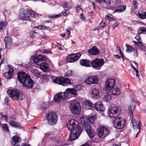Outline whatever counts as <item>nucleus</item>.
I'll list each match as a JSON object with an SVG mask.
<instances>
[{
    "label": "nucleus",
    "mask_w": 146,
    "mask_h": 146,
    "mask_svg": "<svg viewBox=\"0 0 146 146\" xmlns=\"http://www.w3.org/2000/svg\"><path fill=\"white\" fill-rule=\"evenodd\" d=\"M46 103H43L42 104L40 108L41 110H46Z\"/></svg>",
    "instance_id": "nucleus-49"
},
{
    "label": "nucleus",
    "mask_w": 146,
    "mask_h": 146,
    "mask_svg": "<svg viewBox=\"0 0 146 146\" xmlns=\"http://www.w3.org/2000/svg\"><path fill=\"white\" fill-rule=\"evenodd\" d=\"M135 38L137 40H139L140 39V36L139 34H137L135 37Z\"/></svg>",
    "instance_id": "nucleus-60"
},
{
    "label": "nucleus",
    "mask_w": 146,
    "mask_h": 146,
    "mask_svg": "<svg viewBox=\"0 0 146 146\" xmlns=\"http://www.w3.org/2000/svg\"><path fill=\"white\" fill-rule=\"evenodd\" d=\"M98 82V80L97 76H94L88 77L85 81V82L88 84H97Z\"/></svg>",
    "instance_id": "nucleus-14"
},
{
    "label": "nucleus",
    "mask_w": 146,
    "mask_h": 146,
    "mask_svg": "<svg viewBox=\"0 0 146 146\" xmlns=\"http://www.w3.org/2000/svg\"><path fill=\"white\" fill-rule=\"evenodd\" d=\"M131 118V123H132L133 127L134 128H137L140 130L141 126V123L140 122H138L136 121L135 119H133V117Z\"/></svg>",
    "instance_id": "nucleus-23"
},
{
    "label": "nucleus",
    "mask_w": 146,
    "mask_h": 146,
    "mask_svg": "<svg viewBox=\"0 0 146 146\" xmlns=\"http://www.w3.org/2000/svg\"><path fill=\"white\" fill-rule=\"evenodd\" d=\"M104 63V60L102 58H96L92 61L91 63L92 66L95 69L99 70Z\"/></svg>",
    "instance_id": "nucleus-8"
},
{
    "label": "nucleus",
    "mask_w": 146,
    "mask_h": 146,
    "mask_svg": "<svg viewBox=\"0 0 146 146\" xmlns=\"http://www.w3.org/2000/svg\"><path fill=\"white\" fill-rule=\"evenodd\" d=\"M140 48L141 50H145L146 49V46L142 44Z\"/></svg>",
    "instance_id": "nucleus-61"
},
{
    "label": "nucleus",
    "mask_w": 146,
    "mask_h": 146,
    "mask_svg": "<svg viewBox=\"0 0 146 146\" xmlns=\"http://www.w3.org/2000/svg\"><path fill=\"white\" fill-rule=\"evenodd\" d=\"M9 125L13 127H16L18 129H21L22 128V126L20 125L15 121H12L9 123Z\"/></svg>",
    "instance_id": "nucleus-30"
},
{
    "label": "nucleus",
    "mask_w": 146,
    "mask_h": 146,
    "mask_svg": "<svg viewBox=\"0 0 146 146\" xmlns=\"http://www.w3.org/2000/svg\"><path fill=\"white\" fill-rule=\"evenodd\" d=\"M88 52L90 54L93 55L98 54L99 53V50L95 46H93L91 49L88 50Z\"/></svg>",
    "instance_id": "nucleus-25"
},
{
    "label": "nucleus",
    "mask_w": 146,
    "mask_h": 146,
    "mask_svg": "<svg viewBox=\"0 0 146 146\" xmlns=\"http://www.w3.org/2000/svg\"><path fill=\"white\" fill-rule=\"evenodd\" d=\"M98 2L100 3L103 2L106 3L107 4H110V0H96Z\"/></svg>",
    "instance_id": "nucleus-46"
},
{
    "label": "nucleus",
    "mask_w": 146,
    "mask_h": 146,
    "mask_svg": "<svg viewBox=\"0 0 146 146\" xmlns=\"http://www.w3.org/2000/svg\"><path fill=\"white\" fill-rule=\"evenodd\" d=\"M46 119L48 124L50 125H54L57 123V116L55 112L53 111L50 112L47 114Z\"/></svg>",
    "instance_id": "nucleus-4"
},
{
    "label": "nucleus",
    "mask_w": 146,
    "mask_h": 146,
    "mask_svg": "<svg viewBox=\"0 0 146 146\" xmlns=\"http://www.w3.org/2000/svg\"><path fill=\"white\" fill-rule=\"evenodd\" d=\"M80 18L82 19V20H85V17L83 13H81L80 14Z\"/></svg>",
    "instance_id": "nucleus-57"
},
{
    "label": "nucleus",
    "mask_w": 146,
    "mask_h": 146,
    "mask_svg": "<svg viewBox=\"0 0 146 146\" xmlns=\"http://www.w3.org/2000/svg\"><path fill=\"white\" fill-rule=\"evenodd\" d=\"M1 126L4 130L5 131H9V129L7 126V124H2Z\"/></svg>",
    "instance_id": "nucleus-45"
},
{
    "label": "nucleus",
    "mask_w": 146,
    "mask_h": 146,
    "mask_svg": "<svg viewBox=\"0 0 146 146\" xmlns=\"http://www.w3.org/2000/svg\"><path fill=\"white\" fill-rule=\"evenodd\" d=\"M64 93H68V96L70 94H72L73 95L75 96L76 95V91L73 88H68L64 92Z\"/></svg>",
    "instance_id": "nucleus-31"
},
{
    "label": "nucleus",
    "mask_w": 146,
    "mask_h": 146,
    "mask_svg": "<svg viewBox=\"0 0 146 146\" xmlns=\"http://www.w3.org/2000/svg\"><path fill=\"white\" fill-rule=\"evenodd\" d=\"M70 108L71 111L74 114L78 115L80 114L81 107L80 103L77 101H74L71 102Z\"/></svg>",
    "instance_id": "nucleus-5"
},
{
    "label": "nucleus",
    "mask_w": 146,
    "mask_h": 146,
    "mask_svg": "<svg viewBox=\"0 0 146 146\" xmlns=\"http://www.w3.org/2000/svg\"><path fill=\"white\" fill-rule=\"evenodd\" d=\"M12 39L10 36H6L4 40L5 46L6 48L9 46H11L12 45Z\"/></svg>",
    "instance_id": "nucleus-22"
},
{
    "label": "nucleus",
    "mask_w": 146,
    "mask_h": 146,
    "mask_svg": "<svg viewBox=\"0 0 146 146\" xmlns=\"http://www.w3.org/2000/svg\"><path fill=\"white\" fill-rule=\"evenodd\" d=\"M19 15L20 19L23 20L28 21L29 19V17L27 11L23 9H20Z\"/></svg>",
    "instance_id": "nucleus-15"
},
{
    "label": "nucleus",
    "mask_w": 146,
    "mask_h": 146,
    "mask_svg": "<svg viewBox=\"0 0 146 146\" xmlns=\"http://www.w3.org/2000/svg\"><path fill=\"white\" fill-rule=\"evenodd\" d=\"M9 101L8 97H6L4 100V102L5 104L6 105H9Z\"/></svg>",
    "instance_id": "nucleus-52"
},
{
    "label": "nucleus",
    "mask_w": 146,
    "mask_h": 146,
    "mask_svg": "<svg viewBox=\"0 0 146 146\" xmlns=\"http://www.w3.org/2000/svg\"><path fill=\"white\" fill-rule=\"evenodd\" d=\"M135 96L133 94H131L130 96V98L131 102H133L135 101Z\"/></svg>",
    "instance_id": "nucleus-54"
},
{
    "label": "nucleus",
    "mask_w": 146,
    "mask_h": 146,
    "mask_svg": "<svg viewBox=\"0 0 146 146\" xmlns=\"http://www.w3.org/2000/svg\"><path fill=\"white\" fill-rule=\"evenodd\" d=\"M7 93L10 97L18 101H21L24 98L23 92L18 90L10 89Z\"/></svg>",
    "instance_id": "nucleus-3"
},
{
    "label": "nucleus",
    "mask_w": 146,
    "mask_h": 146,
    "mask_svg": "<svg viewBox=\"0 0 146 146\" xmlns=\"http://www.w3.org/2000/svg\"><path fill=\"white\" fill-rule=\"evenodd\" d=\"M29 13L33 18H37L38 17V15L35 13L31 10H29L28 11Z\"/></svg>",
    "instance_id": "nucleus-35"
},
{
    "label": "nucleus",
    "mask_w": 146,
    "mask_h": 146,
    "mask_svg": "<svg viewBox=\"0 0 146 146\" xmlns=\"http://www.w3.org/2000/svg\"><path fill=\"white\" fill-rule=\"evenodd\" d=\"M33 74L36 77L39 78L40 77V73L37 70L34 69L33 72Z\"/></svg>",
    "instance_id": "nucleus-41"
},
{
    "label": "nucleus",
    "mask_w": 146,
    "mask_h": 146,
    "mask_svg": "<svg viewBox=\"0 0 146 146\" xmlns=\"http://www.w3.org/2000/svg\"><path fill=\"white\" fill-rule=\"evenodd\" d=\"M125 122L126 121L124 118L117 117H115L113 124L116 128L121 129L124 127Z\"/></svg>",
    "instance_id": "nucleus-6"
},
{
    "label": "nucleus",
    "mask_w": 146,
    "mask_h": 146,
    "mask_svg": "<svg viewBox=\"0 0 146 146\" xmlns=\"http://www.w3.org/2000/svg\"><path fill=\"white\" fill-rule=\"evenodd\" d=\"M146 31V28L145 27H141L138 30V33L141 34L142 33L145 34Z\"/></svg>",
    "instance_id": "nucleus-38"
},
{
    "label": "nucleus",
    "mask_w": 146,
    "mask_h": 146,
    "mask_svg": "<svg viewBox=\"0 0 146 146\" xmlns=\"http://www.w3.org/2000/svg\"><path fill=\"white\" fill-rule=\"evenodd\" d=\"M73 73V72L71 70H68L65 74V76H71L72 74Z\"/></svg>",
    "instance_id": "nucleus-48"
},
{
    "label": "nucleus",
    "mask_w": 146,
    "mask_h": 146,
    "mask_svg": "<svg viewBox=\"0 0 146 146\" xmlns=\"http://www.w3.org/2000/svg\"><path fill=\"white\" fill-rule=\"evenodd\" d=\"M118 7L116 8V10L115 11H113V13H114L116 12H118L119 13L123 12L126 9V6L121 5V3L120 1L118 0Z\"/></svg>",
    "instance_id": "nucleus-19"
},
{
    "label": "nucleus",
    "mask_w": 146,
    "mask_h": 146,
    "mask_svg": "<svg viewBox=\"0 0 146 146\" xmlns=\"http://www.w3.org/2000/svg\"><path fill=\"white\" fill-rule=\"evenodd\" d=\"M142 44V43L141 42L139 41L137 43L136 45L139 47V48H140Z\"/></svg>",
    "instance_id": "nucleus-64"
},
{
    "label": "nucleus",
    "mask_w": 146,
    "mask_h": 146,
    "mask_svg": "<svg viewBox=\"0 0 146 146\" xmlns=\"http://www.w3.org/2000/svg\"><path fill=\"white\" fill-rule=\"evenodd\" d=\"M111 94L113 95H119L120 93V89L116 86H114L111 89Z\"/></svg>",
    "instance_id": "nucleus-26"
},
{
    "label": "nucleus",
    "mask_w": 146,
    "mask_h": 146,
    "mask_svg": "<svg viewBox=\"0 0 146 146\" xmlns=\"http://www.w3.org/2000/svg\"><path fill=\"white\" fill-rule=\"evenodd\" d=\"M120 111L119 106H114L111 109H109L108 114L111 117H116V116L119 114Z\"/></svg>",
    "instance_id": "nucleus-11"
},
{
    "label": "nucleus",
    "mask_w": 146,
    "mask_h": 146,
    "mask_svg": "<svg viewBox=\"0 0 146 146\" xmlns=\"http://www.w3.org/2000/svg\"><path fill=\"white\" fill-rule=\"evenodd\" d=\"M118 0H116L112 5L108 6V9L113 10V11H115L118 7Z\"/></svg>",
    "instance_id": "nucleus-29"
},
{
    "label": "nucleus",
    "mask_w": 146,
    "mask_h": 146,
    "mask_svg": "<svg viewBox=\"0 0 146 146\" xmlns=\"http://www.w3.org/2000/svg\"><path fill=\"white\" fill-rule=\"evenodd\" d=\"M85 129L86 130L89 137L90 138H92L95 135L94 130L92 129L90 125L88 124H85L84 125Z\"/></svg>",
    "instance_id": "nucleus-13"
},
{
    "label": "nucleus",
    "mask_w": 146,
    "mask_h": 146,
    "mask_svg": "<svg viewBox=\"0 0 146 146\" xmlns=\"http://www.w3.org/2000/svg\"><path fill=\"white\" fill-rule=\"evenodd\" d=\"M119 25V23L118 22H116L112 25V27L113 28H115L117 26H118Z\"/></svg>",
    "instance_id": "nucleus-63"
},
{
    "label": "nucleus",
    "mask_w": 146,
    "mask_h": 146,
    "mask_svg": "<svg viewBox=\"0 0 146 146\" xmlns=\"http://www.w3.org/2000/svg\"><path fill=\"white\" fill-rule=\"evenodd\" d=\"M40 69L45 72H48L50 70L49 64L46 62L42 63L40 65Z\"/></svg>",
    "instance_id": "nucleus-20"
},
{
    "label": "nucleus",
    "mask_w": 146,
    "mask_h": 146,
    "mask_svg": "<svg viewBox=\"0 0 146 146\" xmlns=\"http://www.w3.org/2000/svg\"><path fill=\"white\" fill-rule=\"evenodd\" d=\"M71 56L74 59L75 61H76L79 59L81 55L80 53H78L76 54H73Z\"/></svg>",
    "instance_id": "nucleus-36"
},
{
    "label": "nucleus",
    "mask_w": 146,
    "mask_h": 146,
    "mask_svg": "<svg viewBox=\"0 0 146 146\" xmlns=\"http://www.w3.org/2000/svg\"><path fill=\"white\" fill-rule=\"evenodd\" d=\"M92 98L94 99H97L100 97L99 92L96 88H92L90 92Z\"/></svg>",
    "instance_id": "nucleus-17"
},
{
    "label": "nucleus",
    "mask_w": 146,
    "mask_h": 146,
    "mask_svg": "<svg viewBox=\"0 0 146 146\" xmlns=\"http://www.w3.org/2000/svg\"><path fill=\"white\" fill-rule=\"evenodd\" d=\"M21 139L19 136L16 135L13 136L12 138V145H16L18 143L20 142Z\"/></svg>",
    "instance_id": "nucleus-24"
},
{
    "label": "nucleus",
    "mask_w": 146,
    "mask_h": 146,
    "mask_svg": "<svg viewBox=\"0 0 146 146\" xmlns=\"http://www.w3.org/2000/svg\"><path fill=\"white\" fill-rule=\"evenodd\" d=\"M69 137L67 139L68 141H72L77 139L78 137V135H80L82 132H80V131H74L72 132H70Z\"/></svg>",
    "instance_id": "nucleus-16"
},
{
    "label": "nucleus",
    "mask_w": 146,
    "mask_h": 146,
    "mask_svg": "<svg viewBox=\"0 0 146 146\" xmlns=\"http://www.w3.org/2000/svg\"><path fill=\"white\" fill-rule=\"evenodd\" d=\"M103 98L104 100L106 102L109 101L111 99V98L110 95L107 93L104 94Z\"/></svg>",
    "instance_id": "nucleus-33"
},
{
    "label": "nucleus",
    "mask_w": 146,
    "mask_h": 146,
    "mask_svg": "<svg viewBox=\"0 0 146 146\" xmlns=\"http://www.w3.org/2000/svg\"><path fill=\"white\" fill-rule=\"evenodd\" d=\"M81 124L74 119H71L69 121L67 124V127L70 132H72L74 131H80L82 132V130L81 126Z\"/></svg>",
    "instance_id": "nucleus-2"
},
{
    "label": "nucleus",
    "mask_w": 146,
    "mask_h": 146,
    "mask_svg": "<svg viewBox=\"0 0 146 146\" xmlns=\"http://www.w3.org/2000/svg\"><path fill=\"white\" fill-rule=\"evenodd\" d=\"M37 33L34 31L31 32L30 33V36L31 37L34 38L35 36L36 35Z\"/></svg>",
    "instance_id": "nucleus-51"
},
{
    "label": "nucleus",
    "mask_w": 146,
    "mask_h": 146,
    "mask_svg": "<svg viewBox=\"0 0 146 146\" xmlns=\"http://www.w3.org/2000/svg\"><path fill=\"white\" fill-rule=\"evenodd\" d=\"M51 134L49 133H46L44 135V138L46 139L48 138H51Z\"/></svg>",
    "instance_id": "nucleus-50"
},
{
    "label": "nucleus",
    "mask_w": 146,
    "mask_h": 146,
    "mask_svg": "<svg viewBox=\"0 0 146 146\" xmlns=\"http://www.w3.org/2000/svg\"><path fill=\"white\" fill-rule=\"evenodd\" d=\"M133 4L134 6V7H135L134 9H136L137 7V5H138V3L137 2L134 1L133 2Z\"/></svg>",
    "instance_id": "nucleus-55"
},
{
    "label": "nucleus",
    "mask_w": 146,
    "mask_h": 146,
    "mask_svg": "<svg viewBox=\"0 0 146 146\" xmlns=\"http://www.w3.org/2000/svg\"><path fill=\"white\" fill-rule=\"evenodd\" d=\"M67 60L68 62H75L71 55L69 56L67 58Z\"/></svg>",
    "instance_id": "nucleus-44"
},
{
    "label": "nucleus",
    "mask_w": 146,
    "mask_h": 146,
    "mask_svg": "<svg viewBox=\"0 0 146 146\" xmlns=\"http://www.w3.org/2000/svg\"><path fill=\"white\" fill-rule=\"evenodd\" d=\"M69 3H68L67 2H65L64 3L63 5L64 7H65L66 8H69Z\"/></svg>",
    "instance_id": "nucleus-53"
},
{
    "label": "nucleus",
    "mask_w": 146,
    "mask_h": 146,
    "mask_svg": "<svg viewBox=\"0 0 146 146\" xmlns=\"http://www.w3.org/2000/svg\"><path fill=\"white\" fill-rule=\"evenodd\" d=\"M133 55L135 57H137V50L136 49H134L133 50Z\"/></svg>",
    "instance_id": "nucleus-56"
},
{
    "label": "nucleus",
    "mask_w": 146,
    "mask_h": 146,
    "mask_svg": "<svg viewBox=\"0 0 146 146\" xmlns=\"http://www.w3.org/2000/svg\"><path fill=\"white\" fill-rule=\"evenodd\" d=\"M109 15L111 16L112 17H113L111 14H110L109 13H108V15H106V16L105 17V19H108L110 21H113V17H110Z\"/></svg>",
    "instance_id": "nucleus-47"
},
{
    "label": "nucleus",
    "mask_w": 146,
    "mask_h": 146,
    "mask_svg": "<svg viewBox=\"0 0 146 146\" xmlns=\"http://www.w3.org/2000/svg\"><path fill=\"white\" fill-rule=\"evenodd\" d=\"M137 15L138 17L141 19H146V12L141 13H139Z\"/></svg>",
    "instance_id": "nucleus-37"
},
{
    "label": "nucleus",
    "mask_w": 146,
    "mask_h": 146,
    "mask_svg": "<svg viewBox=\"0 0 146 146\" xmlns=\"http://www.w3.org/2000/svg\"><path fill=\"white\" fill-rule=\"evenodd\" d=\"M13 70L12 68L9 67V71L8 72L9 73H11V74H12V73L13 72Z\"/></svg>",
    "instance_id": "nucleus-59"
},
{
    "label": "nucleus",
    "mask_w": 146,
    "mask_h": 146,
    "mask_svg": "<svg viewBox=\"0 0 146 146\" xmlns=\"http://www.w3.org/2000/svg\"><path fill=\"white\" fill-rule=\"evenodd\" d=\"M79 62L80 64L83 66L89 67L90 66V62L88 60L85 59L80 60Z\"/></svg>",
    "instance_id": "nucleus-28"
},
{
    "label": "nucleus",
    "mask_w": 146,
    "mask_h": 146,
    "mask_svg": "<svg viewBox=\"0 0 146 146\" xmlns=\"http://www.w3.org/2000/svg\"><path fill=\"white\" fill-rule=\"evenodd\" d=\"M17 77L19 81L22 83L23 86L28 89L32 88L34 85V82L29 76L24 72L18 73Z\"/></svg>",
    "instance_id": "nucleus-1"
},
{
    "label": "nucleus",
    "mask_w": 146,
    "mask_h": 146,
    "mask_svg": "<svg viewBox=\"0 0 146 146\" xmlns=\"http://www.w3.org/2000/svg\"><path fill=\"white\" fill-rule=\"evenodd\" d=\"M68 97V93L63 92H59L54 96V101L56 102H60L62 101H64V100Z\"/></svg>",
    "instance_id": "nucleus-10"
},
{
    "label": "nucleus",
    "mask_w": 146,
    "mask_h": 146,
    "mask_svg": "<svg viewBox=\"0 0 146 146\" xmlns=\"http://www.w3.org/2000/svg\"><path fill=\"white\" fill-rule=\"evenodd\" d=\"M135 105H130L129 107V114L131 118L133 117V112L135 109Z\"/></svg>",
    "instance_id": "nucleus-32"
},
{
    "label": "nucleus",
    "mask_w": 146,
    "mask_h": 146,
    "mask_svg": "<svg viewBox=\"0 0 146 146\" xmlns=\"http://www.w3.org/2000/svg\"><path fill=\"white\" fill-rule=\"evenodd\" d=\"M61 15H61L60 14H56L54 16H51V18H54L55 17H60V16H61Z\"/></svg>",
    "instance_id": "nucleus-62"
},
{
    "label": "nucleus",
    "mask_w": 146,
    "mask_h": 146,
    "mask_svg": "<svg viewBox=\"0 0 146 146\" xmlns=\"http://www.w3.org/2000/svg\"><path fill=\"white\" fill-rule=\"evenodd\" d=\"M53 82L63 86H66L71 83L70 80L68 78H62L61 77H56L53 80Z\"/></svg>",
    "instance_id": "nucleus-9"
},
{
    "label": "nucleus",
    "mask_w": 146,
    "mask_h": 146,
    "mask_svg": "<svg viewBox=\"0 0 146 146\" xmlns=\"http://www.w3.org/2000/svg\"><path fill=\"white\" fill-rule=\"evenodd\" d=\"M115 80L114 79H107L105 83L106 88L107 90L111 91V89L115 86Z\"/></svg>",
    "instance_id": "nucleus-12"
},
{
    "label": "nucleus",
    "mask_w": 146,
    "mask_h": 146,
    "mask_svg": "<svg viewBox=\"0 0 146 146\" xmlns=\"http://www.w3.org/2000/svg\"><path fill=\"white\" fill-rule=\"evenodd\" d=\"M0 119L7 122L8 121V116L7 114H3L2 113H0Z\"/></svg>",
    "instance_id": "nucleus-34"
},
{
    "label": "nucleus",
    "mask_w": 146,
    "mask_h": 146,
    "mask_svg": "<svg viewBox=\"0 0 146 146\" xmlns=\"http://www.w3.org/2000/svg\"><path fill=\"white\" fill-rule=\"evenodd\" d=\"M85 107L87 110L92 109V104L91 102L88 100H85L84 101Z\"/></svg>",
    "instance_id": "nucleus-27"
},
{
    "label": "nucleus",
    "mask_w": 146,
    "mask_h": 146,
    "mask_svg": "<svg viewBox=\"0 0 146 146\" xmlns=\"http://www.w3.org/2000/svg\"><path fill=\"white\" fill-rule=\"evenodd\" d=\"M47 59L46 56L40 54L37 57H35L33 58V61L36 64L39 65L38 63L40 61L45 60Z\"/></svg>",
    "instance_id": "nucleus-18"
},
{
    "label": "nucleus",
    "mask_w": 146,
    "mask_h": 146,
    "mask_svg": "<svg viewBox=\"0 0 146 146\" xmlns=\"http://www.w3.org/2000/svg\"><path fill=\"white\" fill-rule=\"evenodd\" d=\"M95 117V116H94L89 117L87 120V121H88L89 123H90L91 124H93L94 123V121Z\"/></svg>",
    "instance_id": "nucleus-40"
},
{
    "label": "nucleus",
    "mask_w": 146,
    "mask_h": 146,
    "mask_svg": "<svg viewBox=\"0 0 146 146\" xmlns=\"http://www.w3.org/2000/svg\"><path fill=\"white\" fill-rule=\"evenodd\" d=\"M126 46L127 47L126 51L127 52H131L134 50L133 47L132 46H129L128 44H126Z\"/></svg>",
    "instance_id": "nucleus-39"
},
{
    "label": "nucleus",
    "mask_w": 146,
    "mask_h": 146,
    "mask_svg": "<svg viewBox=\"0 0 146 146\" xmlns=\"http://www.w3.org/2000/svg\"><path fill=\"white\" fill-rule=\"evenodd\" d=\"M94 108L98 111H103L104 108L103 107L102 103L100 101L97 102L94 104Z\"/></svg>",
    "instance_id": "nucleus-21"
},
{
    "label": "nucleus",
    "mask_w": 146,
    "mask_h": 146,
    "mask_svg": "<svg viewBox=\"0 0 146 146\" xmlns=\"http://www.w3.org/2000/svg\"><path fill=\"white\" fill-rule=\"evenodd\" d=\"M44 52L46 53V54H51V50H44Z\"/></svg>",
    "instance_id": "nucleus-58"
},
{
    "label": "nucleus",
    "mask_w": 146,
    "mask_h": 146,
    "mask_svg": "<svg viewBox=\"0 0 146 146\" xmlns=\"http://www.w3.org/2000/svg\"><path fill=\"white\" fill-rule=\"evenodd\" d=\"M7 25V23L6 22L0 23V30H3L6 28Z\"/></svg>",
    "instance_id": "nucleus-43"
},
{
    "label": "nucleus",
    "mask_w": 146,
    "mask_h": 146,
    "mask_svg": "<svg viewBox=\"0 0 146 146\" xmlns=\"http://www.w3.org/2000/svg\"><path fill=\"white\" fill-rule=\"evenodd\" d=\"M4 76L8 79H10L12 76V74H11L8 72L5 73L3 74Z\"/></svg>",
    "instance_id": "nucleus-42"
},
{
    "label": "nucleus",
    "mask_w": 146,
    "mask_h": 146,
    "mask_svg": "<svg viewBox=\"0 0 146 146\" xmlns=\"http://www.w3.org/2000/svg\"><path fill=\"white\" fill-rule=\"evenodd\" d=\"M96 131L97 135L99 137L102 138L104 137L109 133V131L108 128L103 126L98 128Z\"/></svg>",
    "instance_id": "nucleus-7"
}]
</instances>
